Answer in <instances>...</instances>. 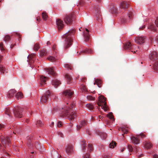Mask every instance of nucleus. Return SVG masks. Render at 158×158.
Wrapping results in <instances>:
<instances>
[{
  "label": "nucleus",
  "mask_w": 158,
  "mask_h": 158,
  "mask_svg": "<svg viewBox=\"0 0 158 158\" xmlns=\"http://www.w3.org/2000/svg\"><path fill=\"white\" fill-rule=\"evenodd\" d=\"M74 106V104L73 102L70 105L62 108L61 110V113L60 116L66 118L70 121L73 120L76 117V114L73 109Z\"/></svg>",
  "instance_id": "obj_1"
},
{
  "label": "nucleus",
  "mask_w": 158,
  "mask_h": 158,
  "mask_svg": "<svg viewBox=\"0 0 158 158\" xmlns=\"http://www.w3.org/2000/svg\"><path fill=\"white\" fill-rule=\"evenodd\" d=\"M75 33L74 29L70 30L68 32L65 34L63 36V38H65V49H67L71 46L72 44V40L71 36L73 35Z\"/></svg>",
  "instance_id": "obj_2"
},
{
  "label": "nucleus",
  "mask_w": 158,
  "mask_h": 158,
  "mask_svg": "<svg viewBox=\"0 0 158 158\" xmlns=\"http://www.w3.org/2000/svg\"><path fill=\"white\" fill-rule=\"evenodd\" d=\"M106 98L102 95H101L98 97V102L97 104L99 106H101L102 109H103L105 111L107 110V107L106 102Z\"/></svg>",
  "instance_id": "obj_3"
},
{
  "label": "nucleus",
  "mask_w": 158,
  "mask_h": 158,
  "mask_svg": "<svg viewBox=\"0 0 158 158\" xmlns=\"http://www.w3.org/2000/svg\"><path fill=\"white\" fill-rule=\"evenodd\" d=\"M133 13L130 12L125 13L121 18V24H125L127 23L128 20L131 19L133 16Z\"/></svg>",
  "instance_id": "obj_4"
},
{
  "label": "nucleus",
  "mask_w": 158,
  "mask_h": 158,
  "mask_svg": "<svg viewBox=\"0 0 158 158\" xmlns=\"http://www.w3.org/2000/svg\"><path fill=\"white\" fill-rule=\"evenodd\" d=\"M23 109L20 107H16L13 109L14 116L17 118H21L23 114Z\"/></svg>",
  "instance_id": "obj_5"
},
{
  "label": "nucleus",
  "mask_w": 158,
  "mask_h": 158,
  "mask_svg": "<svg viewBox=\"0 0 158 158\" xmlns=\"http://www.w3.org/2000/svg\"><path fill=\"white\" fill-rule=\"evenodd\" d=\"M1 142L5 148L10 146V140L8 137H3L1 138Z\"/></svg>",
  "instance_id": "obj_6"
},
{
  "label": "nucleus",
  "mask_w": 158,
  "mask_h": 158,
  "mask_svg": "<svg viewBox=\"0 0 158 158\" xmlns=\"http://www.w3.org/2000/svg\"><path fill=\"white\" fill-rule=\"evenodd\" d=\"M94 10L97 20L99 22L101 21L102 17L99 7L97 5L95 6L94 7Z\"/></svg>",
  "instance_id": "obj_7"
},
{
  "label": "nucleus",
  "mask_w": 158,
  "mask_h": 158,
  "mask_svg": "<svg viewBox=\"0 0 158 158\" xmlns=\"http://www.w3.org/2000/svg\"><path fill=\"white\" fill-rule=\"evenodd\" d=\"M50 95V93L49 90H48L40 98V102L42 103H46L48 101L49 97Z\"/></svg>",
  "instance_id": "obj_8"
},
{
  "label": "nucleus",
  "mask_w": 158,
  "mask_h": 158,
  "mask_svg": "<svg viewBox=\"0 0 158 158\" xmlns=\"http://www.w3.org/2000/svg\"><path fill=\"white\" fill-rule=\"evenodd\" d=\"M74 15L73 14H69L66 15L64 18V20L67 24H71L73 19Z\"/></svg>",
  "instance_id": "obj_9"
},
{
  "label": "nucleus",
  "mask_w": 158,
  "mask_h": 158,
  "mask_svg": "<svg viewBox=\"0 0 158 158\" xmlns=\"http://www.w3.org/2000/svg\"><path fill=\"white\" fill-rule=\"evenodd\" d=\"M74 92L70 89H66L63 92L64 97L66 98H72Z\"/></svg>",
  "instance_id": "obj_10"
},
{
  "label": "nucleus",
  "mask_w": 158,
  "mask_h": 158,
  "mask_svg": "<svg viewBox=\"0 0 158 158\" xmlns=\"http://www.w3.org/2000/svg\"><path fill=\"white\" fill-rule=\"evenodd\" d=\"M149 59L152 61L158 60V54L156 51H153L149 56Z\"/></svg>",
  "instance_id": "obj_11"
},
{
  "label": "nucleus",
  "mask_w": 158,
  "mask_h": 158,
  "mask_svg": "<svg viewBox=\"0 0 158 158\" xmlns=\"http://www.w3.org/2000/svg\"><path fill=\"white\" fill-rule=\"evenodd\" d=\"M146 39V38L144 36H138L135 38V41L136 43L140 44L144 43Z\"/></svg>",
  "instance_id": "obj_12"
},
{
  "label": "nucleus",
  "mask_w": 158,
  "mask_h": 158,
  "mask_svg": "<svg viewBox=\"0 0 158 158\" xmlns=\"http://www.w3.org/2000/svg\"><path fill=\"white\" fill-rule=\"evenodd\" d=\"M45 70L48 73V74L52 76H55L56 75L55 71V69L54 67H52L45 69Z\"/></svg>",
  "instance_id": "obj_13"
},
{
  "label": "nucleus",
  "mask_w": 158,
  "mask_h": 158,
  "mask_svg": "<svg viewBox=\"0 0 158 158\" xmlns=\"http://www.w3.org/2000/svg\"><path fill=\"white\" fill-rule=\"evenodd\" d=\"M155 24L156 26L155 27L154 24L151 25L148 27V29L153 31H156L157 30V27H158V18L155 21Z\"/></svg>",
  "instance_id": "obj_14"
},
{
  "label": "nucleus",
  "mask_w": 158,
  "mask_h": 158,
  "mask_svg": "<svg viewBox=\"0 0 158 158\" xmlns=\"http://www.w3.org/2000/svg\"><path fill=\"white\" fill-rule=\"evenodd\" d=\"M35 54H32L30 55H29L28 56V59H29V63L31 67V65H34V59L35 58Z\"/></svg>",
  "instance_id": "obj_15"
},
{
  "label": "nucleus",
  "mask_w": 158,
  "mask_h": 158,
  "mask_svg": "<svg viewBox=\"0 0 158 158\" xmlns=\"http://www.w3.org/2000/svg\"><path fill=\"white\" fill-rule=\"evenodd\" d=\"M65 151L68 154H72L73 152V145L71 144L68 145L66 148Z\"/></svg>",
  "instance_id": "obj_16"
},
{
  "label": "nucleus",
  "mask_w": 158,
  "mask_h": 158,
  "mask_svg": "<svg viewBox=\"0 0 158 158\" xmlns=\"http://www.w3.org/2000/svg\"><path fill=\"white\" fill-rule=\"evenodd\" d=\"M56 23L57 26L59 30L62 29L64 26L63 23V22L60 19H58L56 20Z\"/></svg>",
  "instance_id": "obj_17"
},
{
  "label": "nucleus",
  "mask_w": 158,
  "mask_h": 158,
  "mask_svg": "<svg viewBox=\"0 0 158 158\" xmlns=\"http://www.w3.org/2000/svg\"><path fill=\"white\" fill-rule=\"evenodd\" d=\"M139 135H136V136H132L131 137V140L133 143L137 144L139 143L140 140L139 139Z\"/></svg>",
  "instance_id": "obj_18"
},
{
  "label": "nucleus",
  "mask_w": 158,
  "mask_h": 158,
  "mask_svg": "<svg viewBox=\"0 0 158 158\" xmlns=\"http://www.w3.org/2000/svg\"><path fill=\"white\" fill-rule=\"evenodd\" d=\"M119 5L121 8L126 10L128 8L129 5V2L126 1L123 2H120Z\"/></svg>",
  "instance_id": "obj_19"
},
{
  "label": "nucleus",
  "mask_w": 158,
  "mask_h": 158,
  "mask_svg": "<svg viewBox=\"0 0 158 158\" xmlns=\"http://www.w3.org/2000/svg\"><path fill=\"white\" fill-rule=\"evenodd\" d=\"M143 144L145 148L147 149L151 148L152 146V145L151 142L148 141H146L143 142Z\"/></svg>",
  "instance_id": "obj_20"
},
{
  "label": "nucleus",
  "mask_w": 158,
  "mask_h": 158,
  "mask_svg": "<svg viewBox=\"0 0 158 158\" xmlns=\"http://www.w3.org/2000/svg\"><path fill=\"white\" fill-rule=\"evenodd\" d=\"M133 48V45L131 43L129 42H127L124 45V48L125 50H131Z\"/></svg>",
  "instance_id": "obj_21"
},
{
  "label": "nucleus",
  "mask_w": 158,
  "mask_h": 158,
  "mask_svg": "<svg viewBox=\"0 0 158 158\" xmlns=\"http://www.w3.org/2000/svg\"><path fill=\"white\" fill-rule=\"evenodd\" d=\"M85 30L86 32H85L84 33L83 36L84 38L85 41L87 42L89 39V31L87 28H85Z\"/></svg>",
  "instance_id": "obj_22"
},
{
  "label": "nucleus",
  "mask_w": 158,
  "mask_h": 158,
  "mask_svg": "<svg viewBox=\"0 0 158 158\" xmlns=\"http://www.w3.org/2000/svg\"><path fill=\"white\" fill-rule=\"evenodd\" d=\"M94 53L93 51L91 49L86 48L85 50L81 51L79 53V55H81L82 53H85L89 54H93Z\"/></svg>",
  "instance_id": "obj_23"
},
{
  "label": "nucleus",
  "mask_w": 158,
  "mask_h": 158,
  "mask_svg": "<svg viewBox=\"0 0 158 158\" xmlns=\"http://www.w3.org/2000/svg\"><path fill=\"white\" fill-rule=\"evenodd\" d=\"M16 92V91L14 89H11L8 92L7 97L9 98H11L15 94Z\"/></svg>",
  "instance_id": "obj_24"
},
{
  "label": "nucleus",
  "mask_w": 158,
  "mask_h": 158,
  "mask_svg": "<svg viewBox=\"0 0 158 158\" xmlns=\"http://www.w3.org/2000/svg\"><path fill=\"white\" fill-rule=\"evenodd\" d=\"M47 77H44L43 76H41L40 77V84L43 85L46 84Z\"/></svg>",
  "instance_id": "obj_25"
},
{
  "label": "nucleus",
  "mask_w": 158,
  "mask_h": 158,
  "mask_svg": "<svg viewBox=\"0 0 158 158\" xmlns=\"http://www.w3.org/2000/svg\"><path fill=\"white\" fill-rule=\"evenodd\" d=\"M87 124V122L85 120H82L80 123V124L78 126H77V129L78 130L80 129L81 128Z\"/></svg>",
  "instance_id": "obj_26"
},
{
  "label": "nucleus",
  "mask_w": 158,
  "mask_h": 158,
  "mask_svg": "<svg viewBox=\"0 0 158 158\" xmlns=\"http://www.w3.org/2000/svg\"><path fill=\"white\" fill-rule=\"evenodd\" d=\"M60 84V81L57 79H55L53 81L52 85L56 88Z\"/></svg>",
  "instance_id": "obj_27"
},
{
  "label": "nucleus",
  "mask_w": 158,
  "mask_h": 158,
  "mask_svg": "<svg viewBox=\"0 0 158 158\" xmlns=\"http://www.w3.org/2000/svg\"><path fill=\"white\" fill-rule=\"evenodd\" d=\"M119 131H121L123 133L122 135L124 136V134H127L128 133V131L127 128H126L123 127H121L119 128Z\"/></svg>",
  "instance_id": "obj_28"
},
{
  "label": "nucleus",
  "mask_w": 158,
  "mask_h": 158,
  "mask_svg": "<svg viewBox=\"0 0 158 158\" xmlns=\"http://www.w3.org/2000/svg\"><path fill=\"white\" fill-rule=\"evenodd\" d=\"M65 78L67 80V83L69 84L72 82V78L71 76L68 74L65 75Z\"/></svg>",
  "instance_id": "obj_29"
},
{
  "label": "nucleus",
  "mask_w": 158,
  "mask_h": 158,
  "mask_svg": "<svg viewBox=\"0 0 158 158\" xmlns=\"http://www.w3.org/2000/svg\"><path fill=\"white\" fill-rule=\"evenodd\" d=\"M47 54V50L45 49H42L40 51V55L41 56H46Z\"/></svg>",
  "instance_id": "obj_30"
},
{
  "label": "nucleus",
  "mask_w": 158,
  "mask_h": 158,
  "mask_svg": "<svg viewBox=\"0 0 158 158\" xmlns=\"http://www.w3.org/2000/svg\"><path fill=\"white\" fill-rule=\"evenodd\" d=\"M94 84H97L98 86L99 87H101V81L100 80L96 79L95 80V82L94 83Z\"/></svg>",
  "instance_id": "obj_31"
},
{
  "label": "nucleus",
  "mask_w": 158,
  "mask_h": 158,
  "mask_svg": "<svg viewBox=\"0 0 158 158\" xmlns=\"http://www.w3.org/2000/svg\"><path fill=\"white\" fill-rule=\"evenodd\" d=\"M94 84H97L98 86L99 87H101V81L100 80L96 79L95 80V82L94 83Z\"/></svg>",
  "instance_id": "obj_32"
},
{
  "label": "nucleus",
  "mask_w": 158,
  "mask_h": 158,
  "mask_svg": "<svg viewBox=\"0 0 158 158\" xmlns=\"http://www.w3.org/2000/svg\"><path fill=\"white\" fill-rule=\"evenodd\" d=\"M42 16L43 19L44 21L46 20L48 18V15L45 12H44L42 13Z\"/></svg>",
  "instance_id": "obj_33"
},
{
  "label": "nucleus",
  "mask_w": 158,
  "mask_h": 158,
  "mask_svg": "<svg viewBox=\"0 0 158 158\" xmlns=\"http://www.w3.org/2000/svg\"><path fill=\"white\" fill-rule=\"evenodd\" d=\"M86 141L85 140H83L82 142L81 143V145L82 147V150L85 152L86 150Z\"/></svg>",
  "instance_id": "obj_34"
},
{
  "label": "nucleus",
  "mask_w": 158,
  "mask_h": 158,
  "mask_svg": "<svg viewBox=\"0 0 158 158\" xmlns=\"http://www.w3.org/2000/svg\"><path fill=\"white\" fill-rule=\"evenodd\" d=\"M15 97L17 99H21L23 98V94L20 92H18L16 95Z\"/></svg>",
  "instance_id": "obj_35"
},
{
  "label": "nucleus",
  "mask_w": 158,
  "mask_h": 158,
  "mask_svg": "<svg viewBox=\"0 0 158 158\" xmlns=\"http://www.w3.org/2000/svg\"><path fill=\"white\" fill-rule=\"evenodd\" d=\"M48 60L51 62H56L57 60V59L53 56H50L48 58Z\"/></svg>",
  "instance_id": "obj_36"
},
{
  "label": "nucleus",
  "mask_w": 158,
  "mask_h": 158,
  "mask_svg": "<svg viewBox=\"0 0 158 158\" xmlns=\"http://www.w3.org/2000/svg\"><path fill=\"white\" fill-rule=\"evenodd\" d=\"M86 107L89 110H93L94 108V106L91 104L89 103L86 105Z\"/></svg>",
  "instance_id": "obj_37"
},
{
  "label": "nucleus",
  "mask_w": 158,
  "mask_h": 158,
  "mask_svg": "<svg viewBox=\"0 0 158 158\" xmlns=\"http://www.w3.org/2000/svg\"><path fill=\"white\" fill-rule=\"evenodd\" d=\"M154 69L155 71L158 72V60L155 62L154 65Z\"/></svg>",
  "instance_id": "obj_38"
},
{
  "label": "nucleus",
  "mask_w": 158,
  "mask_h": 158,
  "mask_svg": "<svg viewBox=\"0 0 158 158\" xmlns=\"http://www.w3.org/2000/svg\"><path fill=\"white\" fill-rule=\"evenodd\" d=\"M87 148L88 151L90 152L91 151H92L93 150V147L92 144L89 143H88V147Z\"/></svg>",
  "instance_id": "obj_39"
},
{
  "label": "nucleus",
  "mask_w": 158,
  "mask_h": 158,
  "mask_svg": "<svg viewBox=\"0 0 158 158\" xmlns=\"http://www.w3.org/2000/svg\"><path fill=\"white\" fill-rule=\"evenodd\" d=\"M5 70V68L2 65L0 64V72L3 74H4Z\"/></svg>",
  "instance_id": "obj_40"
},
{
  "label": "nucleus",
  "mask_w": 158,
  "mask_h": 158,
  "mask_svg": "<svg viewBox=\"0 0 158 158\" xmlns=\"http://www.w3.org/2000/svg\"><path fill=\"white\" fill-rule=\"evenodd\" d=\"M5 114L8 115L9 116H11L10 110V109L8 108H6L5 111Z\"/></svg>",
  "instance_id": "obj_41"
},
{
  "label": "nucleus",
  "mask_w": 158,
  "mask_h": 158,
  "mask_svg": "<svg viewBox=\"0 0 158 158\" xmlns=\"http://www.w3.org/2000/svg\"><path fill=\"white\" fill-rule=\"evenodd\" d=\"M116 143L115 142L112 141L109 144V147L111 148H114V147L116 145Z\"/></svg>",
  "instance_id": "obj_42"
},
{
  "label": "nucleus",
  "mask_w": 158,
  "mask_h": 158,
  "mask_svg": "<svg viewBox=\"0 0 158 158\" xmlns=\"http://www.w3.org/2000/svg\"><path fill=\"white\" fill-rule=\"evenodd\" d=\"M99 135L103 139H105L107 136L106 133L101 132L99 133Z\"/></svg>",
  "instance_id": "obj_43"
},
{
  "label": "nucleus",
  "mask_w": 158,
  "mask_h": 158,
  "mask_svg": "<svg viewBox=\"0 0 158 158\" xmlns=\"http://www.w3.org/2000/svg\"><path fill=\"white\" fill-rule=\"evenodd\" d=\"M107 117L109 118L110 119H112L113 121H114V118L113 116L112 113H110L107 114Z\"/></svg>",
  "instance_id": "obj_44"
},
{
  "label": "nucleus",
  "mask_w": 158,
  "mask_h": 158,
  "mask_svg": "<svg viewBox=\"0 0 158 158\" xmlns=\"http://www.w3.org/2000/svg\"><path fill=\"white\" fill-rule=\"evenodd\" d=\"M36 125H37V126L41 127L43 126V124L41 120H38L37 121Z\"/></svg>",
  "instance_id": "obj_45"
},
{
  "label": "nucleus",
  "mask_w": 158,
  "mask_h": 158,
  "mask_svg": "<svg viewBox=\"0 0 158 158\" xmlns=\"http://www.w3.org/2000/svg\"><path fill=\"white\" fill-rule=\"evenodd\" d=\"M40 48V46L37 44H35L34 47V50L35 51H37Z\"/></svg>",
  "instance_id": "obj_46"
},
{
  "label": "nucleus",
  "mask_w": 158,
  "mask_h": 158,
  "mask_svg": "<svg viewBox=\"0 0 158 158\" xmlns=\"http://www.w3.org/2000/svg\"><path fill=\"white\" fill-rule=\"evenodd\" d=\"M127 147L130 152H132L133 151V148L131 145L128 144Z\"/></svg>",
  "instance_id": "obj_47"
},
{
  "label": "nucleus",
  "mask_w": 158,
  "mask_h": 158,
  "mask_svg": "<svg viewBox=\"0 0 158 158\" xmlns=\"http://www.w3.org/2000/svg\"><path fill=\"white\" fill-rule=\"evenodd\" d=\"M103 158H111V156L109 155L108 153L104 154L102 156Z\"/></svg>",
  "instance_id": "obj_48"
},
{
  "label": "nucleus",
  "mask_w": 158,
  "mask_h": 158,
  "mask_svg": "<svg viewBox=\"0 0 158 158\" xmlns=\"http://www.w3.org/2000/svg\"><path fill=\"white\" fill-rule=\"evenodd\" d=\"M0 49L2 51L4 50V48L3 47V44L2 42H1L0 43Z\"/></svg>",
  "instance_id": "obj_49"
},
{
  "label": "nucleus",
  "mask_w": 158,
  "mask_h": 158,
  "mask_svg": "<svg viewBox=\"0 0 158 158\" xmlns=\"http://www.w3.org/2000/svg\"><path fill=\"white\" fill-rule=\"evenodd\" d=\"M10 36L8 35H6V36L5 37L4 39V40L5 41H8L10 40Z\"/></svg>",
  "instance_id": "obj_50"
},
{
  "label": "nucleus",
  "mask_w": 158,
  "mask_h": 158,
  "mask_svg": "<svg viewBox=\"0 0 158 158\" xmlns=\"http://www.w3.org/2000/svg\"><path fill=\"white\" fill-rule=\"evenodd\" d=\"M87 98L88 100H94V98L91 96H88Z\"/></svg>",
  "instance_id": "obj_51"
},
{
  "label": "nucleus",
  "mask_w": 158,
  "mask_h": 158,
  "mask_svg": "<svg viewBox=\"0 0 158 158\" xmlns=\"http://www.w3.org/2000/svg\"><path fill=\"white\" fill-rule=\"evenodd\" d=\"M81 89L83 91H86V89L85 87L83 85H82L81 86Z\"/></svg>",
  "instance_id": "obj_52"
},
{
  "label": "nucleus",
  "mask_w": 158,
  "mask_h": 158,
  "mask_svg": "<svg viewBox=\"0 0 158 158\" xmlns=\"http://www.w3.org/2000/svg\"><path fill=\"white\" fill-rule=\"evenodd\" d=\"M64 67L69 69H72V67L68 64H64Z\"/></svg>",
  "instance_id": "obj_53"
},
{
  "label": "nucleus",
  "mask_w": 158,
  "mask_h": 158,
  "mask_svg": "<svg viewBox=\"0 0 158 158\" xmlns=\"http://www.w3.org/2000/svg\"><path fill=\"white\" fill-rule=\"evenodd\" d=\"M34 146L37 149H39L40 148V145H39L38 143H36L35 144Z\"/></svg>",
  "instance_id": "obj_54"
},
{
  "label": "nucleus",
  "mask_w": 158,
  "mask_h": 158,
  "mask_svg": "<svg viewBox=\"0 0 158 158\" xmlns=\"http://www.w3.org/2000/svg\"><path fill=\"white\" fill-rule=\"evenodd\" d=\"M62 122L61 121H58L57 123V127H60L62 126Z\"/></svg>",
  "instance_id": "obj_55"
},
{
  "label": "nucleus",
  "mask_w": 158,
  "mask_h": 158,
  "mask_svg": "<svg viewBox=\"0 0 158 158\" xmlns=\"http://www.w3.org/2000/svg\"><path fill=\"white\" fill-rule=\"evenodd\" d=\"M139 135V137L140 136L141 137L143 138L146 137V135L143 133H140Z\"/></svg>",
  "instance_id": "obj_56"
},
{
  "label": "nucleus",
  "mask_w": 158,
  "mask_h": 158,
  "mask_svg": "<svg viewBox=\"0 0 158 158\" xmlns=\"http://www.w3.org/2000/svg\"><path fill=\"white\" fill-rule=\"evenodd\" d=\"M83 158H90L89 154L88 153H87L84 156Z\"/></svg>",
  "instance_id": "obj_57"
},
{
  "label": "nucleus",
  "mask_w": 158,
  "mask_h": 158,
  "mask_svg": "<svg viewBox=\"0 0 158 158\" xmlns=\"http://www.w3.org/2000/svg\"><path fill=\"white\" fill-rule=\"evenodd\" d=\"M113 12L115 13H117V9L115 7H114L113 9Z\"/></svg>",
  "instance_id": "obj_58"
},
{
  "label": "nucleus",
  "mask_w": 158,
  "mask_h": 158,
  "mask_svg": "<svg viewBox=\"0 0 158 158\" xmlns=\"http://www.w3.org/2000/svg\"><path fill=\"white\" fill-rule=\"evenodd\" d=\"M16 34L17 35V36H18L19 38V41L20 40H21V35L19 33H16Z\"/></svg>",
  "instance_id": "obj_59"
},
{
  "label": "nucleus",
  "mask_w": 158,
  "mask_h": 158,
  "mask_svg": "<svg viewBox=\"0 0 158 158\" xmlns=\"http://www.w3.org/2000/svg\"><path fill=\"white\" fill-rule=\"evenodd\" d=\"M145 27V26L143 25V26H142L141 27H139V29L140 30H142Z\"/></svg>",
  "instance_id": "obj_60"
},
{
  "label": "nucleus",
  "mask_w": 158,
  "mask_h": 158,
  "mask_svg": "<svg viewBox=\"0 0 158 158\" xmlns=\"http://www.w3.org/2000/svg\"><path fill=\"white\" fill-rule=\"evenodd\" d=\"M36 19H37V20L39 22L41 20V19L40 17L39 16L37 17Z\"/></svg>",
  "instance_id": "obj_61"
},
{
  "label": "nucleus",
  "mask_w": 158,
  "mask_h": 158,
  "mask_svg": "<svg viewBox=\"0 0 158 158\" xmlns=\"http://www.w3.org/2000/svg\"><path fill=\"white\" fill-rule=\"evenodd\" d=\"M4 125H3L0 124V130L4 127Z\"/></svg>",
  "instance_id": "obj_62"
},
{
  "label": "nucleus",
  "mask_w": 158,
  "mask_h": 158,
  "mask_svg": "<svg viewBox=\"0 0 158 158\" xmlns=\"http://www.w3.org/2000/svg\"><path fill=\"white\" fill-rule=\"evenodd\" d=\"M153 158H158V155L155 154L153 156Z\"/></svg>",
  "instance_id": "obj_63"
},
{
  "label": "nucleus",
  "mask_w": 158,
  "mask_h": 158,
  "mask_svg": "<svg viewBox=\"0 0 158 158\" xmlns=\"http://www.w3.org/2000/svg\"><path fill=\"white\" fill-rule=\"evenodd\" d=\"M3 56L0 55V62H1V60L2 59Z\"/></svg>",
  "instance_id": "obj_64"
}]
</instances>
